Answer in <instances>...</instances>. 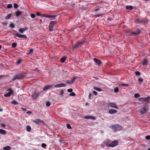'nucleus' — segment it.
I'll list each match as a JSON object with an SVG mask.
<instances>
[{
    "mask_svg": "<svg viewBox=\"0 0 150 150\" xmlns=\"http://www.w3.org/2000/svg\"><path fill=\"white\" fill-rule=\"evenodd\" d=\"M26 76V74L24 72H22L21 74H18L16 75L13 78L12 80L13 81L16 79H19L24 78Z\"/></svg>",
    "mask_w": 150,
    "mask_h": 150,
    "instance_id": "nucleus-1",
    "label": "nucleus"
},
{
    "mask_svg": "<svg viewBox=\"0 0 150 150\" xmlns=\"http://www.w3.org/2000/svg\"><path fill=\"white\" fill-rule=\"evenodd\" d=\"M109 127L114 130V132L117 131H120L122 129V127L120 125H112Z\"/></svg>",
    "mask_w": 150,
    "mask_h": 150,
    "instance_id": "nucleus-2",
    "label": "nucleus"
},
{
    "mask_svg": "<svg viewBox=\"0 0 150 150\" xmlns=\"http://www.w3.org/2000/svg\"><path fill=\"white\" fill-rule=\"evenodd\" d=\"M117 144L118 141L115 140L112 142L110 143H107L105 145L107 146L113 147L117 146Z\"/></svg>",
    "mask_w": 150,
    "mask_h": 150,
    "instance_id": "nucleus-3",
    "label": "nucleus"
},
{
    "mask_svg": "<svg viewBox=\"0 0 150 150\" xmlns=\"http://www.w3.org/2000/svg\"><path fill=\"white\" fill-rule=\"evenodd\" d=\"M56 23L57 22L56 21H52L50 23L49 29L50 31H52V30L54 26Z\"/></svg>",
    "mask_w": 150,
    "mask_h": 150,
    "instance_id": "nucleus-4",
    "label": "nucleus"
},
{
    "mask_svg": "<svg viewBox=\"0 0 150 150\" xmlns=\"http://www.w3.org/2000/svg\"><path fill=\"white\" fill-rule=\"evenodd\" d=\"M107 106L108 108L110 106L111 108H114L116 109H118V107L116 106V104L114 103H107Z\"/></svg>",
    "mask_w": 150,
    "mask_h": 150,
    "instance_id": "nucleus-5",
    "label": "nucleus"
},
{
    "mask_svg": "<svg viewBox=\"0 0 150 150\" xmlns=\"http://www.w3.org/2000/svg\"><path fill=\"white\" fill-rule=\"evenodd\" d=\"M150 99V96L147 97L146 98H141L138 99L139 101L141 102H148Z\"/></svg>",
    "mask_w": 150,
    "mask_h": 150,
    "instance_id": "nucleus-6",
    "label": "nucleus"
},
{
    "mask_svg": "<svg viewBox=\"0 0 150 150\" xmlns=\"http://www.w3.org/2000/svg\"><path fill=\"white\" fill-rule=\"evenodd\" d=\"M84 41H82L81 42H79L78 43L76 44L74 46H73V49H75L77 48L80 47L81 46V45H83L84 43Z\"/></svg>",
    "mask_w": 150,
    "mask_h": 150,
    "instance_id": "nucleus-7",
    "label": "nucleus"
},
{
    "mask_svg": "<svg viewBox=\"0 0 150 150\" xmlns=\"http://www.w3.org/2000/svg\"><path fill=\"white\" fill-rule=\"evenodd\" d=\"M33 122L39 125H40L41 123H44V122L39 119H36L33 120Z\"/></svg>",
    "mask_w": 150,
    "mask_h": 150,
    "instance_id": "nucleus-8",
    "label": "nucleus"
},
{
    "mask_svg": "<svg viewBox=\"0 0 150 150\" xmlns=\"http://www.w3.org/2000/svg\"><path fill=\"white\" fill-rule=\"evenodd\" d=\"M15 35L19 38H25V39H27V37L25 35H21L18 33H16L15 34Z\"/></svg>",
    "mask_w": 150,
    "mask_h": 150,
    "instance_id": "nucleus-9",
    "label": "nucleus"
},
{
    "mask_svg": "<svg viewBox=\"0 0 150 150\" xmlns=\"http://www.w3.org/2000/svg\"><path fill=\"white\" fill-rule=\"evenodd\" d=\"M54 86L55 88H60L66 86V85L65 83H61L55 85Z\"/></svg>",
    "mask_w": 150,
    "mask_h": 150,
    "instance_id": "nucleus-10",
    "label": "nucleus"
},
{
    "mask_svg": "<svg viewBox=\"0 0 150 150\" xmlns=\"http://www.w3.org/2000/svg\"><path fill=\"white\" fill-rule=\"evenodd\" d=\"M39 94V92L35 91L32 94V97L33 99H35L38 96Z\"/></svg>",
    "mask_w": 150,
    "mask_h": 150,
    "instance_id": "nucleus-11",
    "label": "nucleus"
},
{
    "mask_svg": "<svg viewBox=\"0 0 150 150\" xmlns=\"http://www.w3.org/2000/svg\"><path fill=\"white\" fill-rule=\"evenodd\" d=\"M54 85H49L47 86H46L44 87L43 88V90L45 91L47 90L48 89L51 88Z\"/></svg>",
    "mask_w": 150,
    "mask_h": 150,
    "instance_id": "nucleus-12",
    "label": "nucleus"
},
{
    "mask_svg": "<svg viewBox=\"0 0 150 150\" xmlns=\"http://www.w3.org/2000/svg\"><path fill=\"white\" fill-rule=\"evenodd\" d=\"M148 109L146 108H142L140 110V112L142 114H143L146 113Z\"/></svg>",
    "mask_w": 150,
    "mask_h": 150,
    "instance_id": "nucleus-13",
    "label": "nucleus"
},
{
    "mask_svg": "<svg viewBox=\"0 0 150 150\" xmlns=\"http://www.w3.org/2000/svg\"><path fill=\"white\" fill-rule=\"evenodd\" d=\"M117 111L116 110L111 109L109 110L108 113L110 114H113L117 112Z\"/></svg>",
    "mask_w": 150,
    "mask_h": 150,
    "instance_id": "nucleus-14",
    "label": "nucleus"
},
{
    "mask_svg": "<svg viewBox=\"0 0 150 150\" xmlns=\"http://www.w3.org/2000/svg\"><path fill=\"white\" fill-rule=\"evenodd\" d=\"M28 29V27H25V28H20L19 29V31L21 33H23L25 30Z\"/></svg>",
    "mask_w": 150,
    "mask_h": 150,
    "instance_id": "nucleus-15",
    "label": "nucleus"
},
{
    "mask_svg": "<svg viewBox=\"0 0 150 150\" xmlns=\"http://www.w3.org/2000/svg\"><path fill=\"white\" fill-rule=\"evenodd\" d=\"M94 62L98 65H100L101 63V62L100 60L97 59L96 58H94Z\"/></svg>",
    "mask_w": 150,
    "mask_h": 150,
    "instance_id": "nucleus-16",
    "label": "nucleus"
},
{
    "mask_svg": "<svg viewBox=\"0 0 150 150\" xmlns=\"http://www.w3.org/2000/svg\"><path fill=\"white\" fill-rule=\"evenodd\" d=\"M16 16L18 17L21 14L22 12L20 11H16Z\"/></svg>",
    "mask_w": 150,
    "mask_h": 150,
    "instance_id": "nucleus-17",
    "label": "nucleus"
},
{
    "mask_svg": "<svg viewBox=\"0 0 150 150\" xmlns=\"http://www.w3.org/2000/svg\"><path fill=\"white\" fill-rule=\"evenodd\" d=\"M0 133L1 134L4 135L6 134V130L2 129H0Z\"/></svg>",
    "mask_w": 150,
    "mask_h": 150,
    "instance_id": "nucleus-18",
    "label": "nucleus"
},
{
    "mask_svg": "<svg viewBox=\"0 0 150 150\" xmlns=\"http://www.w3.org/2000/svg\"><path fill=\"white\" fill-rule=\"evenodd\" d=\"M11 149V147L9 146H7L4 147L3 150H10Z\"/></svg>",
    "mask_w": 150,
    "mask_h": 150,
    "instance_id": "nucleus-19",
    "label": "nucleus"
},
{
    "mask_svg": "<svg viewBox=\"0 0 150 150\" xmlns=\"http://www.w3.org/2000/svg\"><path fill=\"white\" fill-rule=\"evenodd\" d=\"M147 59H144L143 61L142 64L143 65H147Z\"/></svg>",
    "mask_w": 150,
    "mask_h": 150,
    "instance_id": "nucleus-20",
    "label": "nucleus"
},
{
    "mask_svg": "<svg viewBox=\"0 0 150 150\" xmlns=\"http://www.w3.org/2000/svg\"><path fill=\"white\" fill-rule=\"evenodd\" d=\"M26 130L28 132H30L31 130V127L29 125H27L26 126Z\"/></svg>",
    "mask_w": 150,
    "mask_h": 150,
    "instance_id": "nucleus-21",
    "label": "nucleus"
},
{
    "mask_svg": "<svg viewBox=\"0 0 150 150\" xmlns=\"http://www.w3.org/2000/svg\"><path fill=\"white\" fill-rule=\"evenodd\" d=\"M126 8L127 9L132 10L133 8V7L132 6H127Z\"/></svg>",
    "mask_w": 150,
    "mask_h": 150,
    "instance_id": "nucleus-22",
    "label": "nucleus"
},
{
    "mask_svg": "<svg viewBox=\"0 0 150 150\" xmlns=\"http://www.w3.org/2000/svg\"><path fill=\"white\" fill-rule=\"evenodd\" d=\"M93 88L96 90V91H98L100 92L102 91V90L101 89H100V88L96 87H93Z\"/></svg>",
    "mask_w": 150,
    "mask_h": 150,
    "instance_id": "nucleus-23",
    "label": "nucleus"
},
{
    "mask_svg": "<svg viewBox=\"0 0 150 150\" xmlns=\"http://www.w3.org/2000/svg\"><path fill=\"white\" fill-rule=\"evenodd\" d=\"M12 14L11 13H9L5 17V18L6 19H8L10 18Z\"/></svg>",
    "mask_w": 150,
    "mask_h": 150,
    "instance_id": "nucleus-24",
    "label": "nucleus"
},
{
    "mask_svg": "<svg viewBox=\"0 0 150 150\" xmlns=\"http://www.w3.org/2000/svg\"><path fill=\"white\" fill-rule=\"evenodd\" d=\"M8 91L11 93V94H13V90L11 88L8 89Z\"/></svg>",
    "mask_w": 150,
    "mask_h": 150,
    "instance_id": "nucleus-25",
    "label": "nucleus"
},
{
    "mask_svg": "<svg viewBox=\"0 0 150 150\" xmlns=\"http://www.w3.org/2000/svg\"><path fill=\"white\" fill-rule=\"evenodd\" d=\"M11 95V94L10 93H7L5 94L4 96L5 97H9Z\"/></svg>",
    "mask_w": 150,
    "mask_h": 150,
    "instance_id": "nucleus-26",
    "label": "nucleus"
},
{
    "mask_svg": "<svg viewBox=\"0 0 150 150\" xmlns=\"http://www.w3.org/2000/svg\"><path fill=\"white\" fill-rule=\"evenodd\" d=\"M11 103L14 105H18V103L15 100H13L11 102Z\"/></svg>",
    "mask_w": 150,
    "mask_h": 150,
    "instance_id": "nucleus-27",
    "label": "nucleus"
},
{
    "mask_svg": "<svg viewBox=\"0 0 150 150\" xmlns=\"http://www.w3.org/2000/svg\"><path fill=\"white\" fill-rule=\"evenodd\" d=\"M66 60V58L64 57H62L61 59V61L62 63H63Z\"/></svg>",
    "mask_w": 150,
    "mask_h": 150,
    "instance_id": "nucleus-28",
    "label": "nucleus"
},
{
    "mask_svg": "<svg viewBox=\"0 0 150 150\" xmlns=\"http://www.w3.org/2000/svg\"><path fill=\"white\" fill-rule=\"evenodd\" d=\"M56 16V15L51 16L50 19L51 18L52 20H54Z\"/></svg>",
    "mask_w": 150,
    "mask_h": 150,
    "instance_id": "nucleus-29",
    "label": "nucleus"
},
{
    "mask_svg": "<svg viewBox=\"0 0 150 150\" xmlns=\"http://www.w3.org/2000/svg\"><path fill=\"white\" fill-rule=\"evenodd\" d=\"M10 27L12 28H15V25L13 23H11L9 26Z\"/></svg>",
    "mask_w": 150,
    "mask_h": 150,
    "instance_id": "nucleus-30",
    "label": "nucleus"
},
{
    "mask_svg": "<svg viewBox=\"0 0 150 150\" xmlns=\"http://www.w3.org/2000/svg\"><path fill=\"white\" fill-rule=\"evenodd\" d=\"M140 96V95H139V93H135L134 95V97L135 98H138V97H139Z\"/></svg>",
    "mask_w": 150,
    "mask_h": 150,
    "instance_id": "nucleus-31",
    "label": "nucleus"
},
{
    "mask_svg": "<svg viewBox=\"0 0 150 150\" xmlns=\"http://www.w3.org/2000/svg\"><path fill=\"white\" fill-rule=\"evenodd\" d=\"M119 91V89L117 87L115 88L114 89V91L115 93H117Z\"/></svg>",
    "mask_w": 150,
    "mask_h": 150,
    "instance_id": "nucleus-32",
    "label": "nucleus"
},
{
    "mask_svg": "<svg viewBox=\"0 0 150 150\" xmlns=\"http://www.w3.org/2000/svg\"><path fill=\"white\" fill-rule=\"evenodd\" d=\"M17 44L16 43H13L12 44V47L13 48H14L16 47Z\"/></svg>",
    "mask_w": 150,
    "mask_h": 150,
    "instance_id": "nucleus-33",
    "label": "nucleus"
},
{
    "mask_svg": "<svg viewBox=\"0 0 150 150\" xmlns=\"http://www.w3.org/2000/svg\"><path fill=\"white\" fill-rule=\"evenodd\" d=\"M91 116H86L84 117V118L86 119H91Z\"/></svg>",
    "mask_w": 150,
    "mask_h": 150,
    "instance_id": "nucleus-34",
    "label": "nucleus"
},
{
    "mask_svg": "<svg viewBox=\"0 0 150 150\" xmlns=\"http://www.w3.org/2000/svg\"><path fill=\"white\" fill-rule=\"evenodd\" d=\"M67 127L69 129H71L72 128L71 126L69 124H67Z\"/></svg>",
    "mask_w": 150,
    "mask_h": 150,
    "instance_id": "nucleus-35",
    "label": "nucleus"
},
{
    "mask_svg": "<svg viewBox=\"0 0 150 150\" xmlns=\"http://www.w3.org/2000/svg\"><path fill=\"white\" fill-rule=\"evenodd\" d=\"M13 7L15 8H17L18 7V5L16 4H13Z\"/></svg>",
    "mask_w": 150,
    "mask_h": 150,
    "instance_id": "nucleus-36",
    "label": "nucleus"
},
{
    "mask_svg": "<svg viewBox=\"0 0 150 150\" xmlns=\"http://www.w3.org/2000/svg\"><path fill=\"white\" fill-rule=\"evenodd\" d=\"M66 83L67 84H72V82L71 81H70V80H67V81H66Z\"/></svg>",
    "mask_w": 150,
    "mask_h": 150,
    "instance_id": "nucleus-37",
    "label": "nucleus"
},
{
    "mask_svg": "<svg viewBox=\"0 0 150 150\" xmlns=\"http://www.w3.org/2000/svg\"><path fill=\"white\" fill-rule=\"evenodd\" d=\"M12 7V5L11 4H8V5L7 6V8H11Z\"/></svg>",
    "mask_w": 150,
    "mask_h": 150,
    "instance_id": "nucleus-38",
    "label": "nucleus"
},
{
    "mask_svg": "<svg viewBox=\"0 0 150 150\" xmlns=\"http://www.w3.org/2000/svg\"><path fill=\"white\" fill-rule=\"evenodd\" d=\"M141 30H137V32H136V35H138L141 32Z\"/></svg>",
    "mask_w": 150,
    "mask_h": 150,
    "instance_id": "nucleus-39",
    "label": "nucleus"
},
{
    "mask_svg": "<svg viewBox=\"0 0 150 150\" xmlns=\"http://www.w3.org/2000/svg\"><path fill=\"white\" fill-rule=\"evenodd\" d=\"M33 49H31L29 51L28 53V54H32L33 53Z\"/></svg>",
    "mask_w": 150,
    "mask_h": 150,
    "instance_id": "nucleus-40",
    "label": "nucleus"
},
{
    "mask_svg": "<svg viewBox=\"0 0 150 150\" xmlns=\"http://www.w3.org/2000/svg\"><path fill=\"white\" fill-rule=\"evenodd\" d=\"M75 94L74 92H71L69 95L71 96H75Z\"/></svg>",
    "mask_w": 150,
    "mask_h": 150,
    "instance_id": "nucleus-41",
    "label": "nucleus"
},
{
    "mask_svg": "<svg viewBox=\"0 0 150 150\" xmlns=\"http://www.w3.org/2000/svg\"><path fill=\"white\" fill-rule=\"evenodd\" d=\"M50 105V103L49 101H47L46 103V105L47 107L49 106Z\"/></svg>",
    "mask_w": 150,
    "mask_h": 150,
    "instance_id": "nucleus-42",
    "label": "nucleus"
},
{
    "mask_svg": "<svg viewBox=\"0 0 150 150\" xmlns=\"http://www.w3.org/2000/svg\"><path fill=\"white\" fill-rule=\"evenodd\" d=\"M30 16L31 18H35V15L33 13L31 14H30Z\"/></svg>",
    "mask_w": 150,
    "mask_h": 150,
    "instance_id": "nucleus-43",
    "label": "nucleus"
},
{
    "mask_svg": "<svg viewBox=\"0 0 150 150\" xmlns=\"http://www.w3.org/2000/svg\"><path fill=\"white\" fill-rule=\"evenodd\" d=\"M41 146L43 148H45L47 146V145L45 143H42L41 144Z\"/></svg>",
    "mask_w": 150,
    "mask_h": 150,
    "instance_id": "nucleus-44",
    "label": "nucleus"
},
{
    "mask_svg": "<svg viewBox=\"0 0 150 150\" xmlns=\"http://www.w3.org/2000/svg\"><path fill=\"white\" fill-rule=\"evenodd\" d=\"M135 74L137 75H140V73L139 71H135Z\"/></svg>",
    "mask_w": 150,
    "mask_h": 150,
    "instance_id": "nucleus-45",
    "label": "nucleus"
},
{
    "mask_svg": "<svg viewBox=\"0 0 150 150\" xmlns=\"http://www.w3.org/2000/svg\"><path fill=\"white\" fill-rule=\"evenodd\" d=\"M145 138L146 139H150V136L147 135L145 137Z\"/></svg>",
    "mask_w": 150,
    "mask_h": 150,
    "instance_id": "nucleus-46",
    "label": "nucleus"
},
{
    "mask_svg": "<svg viewBox=\"0 0 150 150\" xmlns=\"http://www.w3.org/2000/svg\"><path fill=\"white\" fill-rule=\"evenodd\" d=\"M76 78L77 77H75L73 78V79L71 80V81L72 82V83H73V82L76 79Z\"/></svg>",
    "mask_w": 150,
    "mask_h": 150,
    "instance_id": "nucleus-47",
    "label": "nucleus"
},
{
    "mask_svg": "<svg viewBox=\"0 0 150 150\" xmlns=\"http://www.w3.org/2000/svg\"><path fill=\"white\" fill-rule=\"evenodd\" d=\"M72 91H73V90L71 88L67 90L68 92H70V93L72 92Z\"/></svg>",
    "mask_w": 150,
    "mask_h": 150,
    "instance_id": "nucleus-48",
    "label": "nucleus"
},
{
    "mask_svg": "<svg viewBox=\"0 0 150 150\" xmlns=\"http://www.w3.org/2000/svg\"><path fill=\"white\" fill-rule=\"evenodd\" d=\"M60 93L61 95H63L64 94V91L63 90H62L60 91Z\"/></svg>",
    "mask_w": 150,
    "mask_h": 150,
    "instance_id": "nucleus-49",
    "label": "nucleus"
},
{
    "mask_svg": "<svg viewBox=\"0 0 150 150\" xmlns=\"http://www.w3.org/2000/svg\"><path fill=\"white\" fill-rule=\"evenodd\" d=\"M1 126L3 128L5 127L6 126L5 124L3 123H1Z\"/></svg>",
    "mask_w": 150,
    "mask_h": 150,
    "instance_id": "nucleus-50",
    "label": "nucleus"
},
{
    "mask_svg": "<svg viewBox=\"0 0 150 150\" xmlns=\"http://www.w3.org/2000/svg\"><path fill=\"white\" fill-rule=\"evenodd\" d=\"M91 119L93 120H96V118L94 116H91Z\"/></svg>",
    "mask_w": 150,
    "mask_h": 150,
    "instance_id": "nucleus-51",
    "label": "nucleus"
},
{
    "mask_svg": "<svg viewBox=\"0 0 150 150\" xmlns=\"http://www.w3.org/2000/svg\"><path fill=\"white\" fill-rule=\"evenodd\" d=\"M93 94H94L95 95H97V93L95 91H93Z\"/></svg>",
    "mask_w": 150,
    "mask_h": 150,
    "instance_id": "nucleus-52",
    "label": "nucleus"
},
{
    "mask_svg": "<svg viewBox=\"0 0 150 150\" xmlns=\"http://www.w3.org/2000/svg\"><path fill=\"white\" fill-rule=\"evenodd\" d=\"M36 15L38 16H39L41 15V14L39 12H37Z\"/></svg>",
    "mask_w": 150,
    "mask_h": 150,
    "instance_id": "nucleus-53",
    "label": "nucleus"
},
{
    "mask_svg": "<svg viewBox=\"0 0 150 150\" xmlns=\"http://www.w3.org/2000/svg\"><path fill=\"white\" fill-rule=\"evenodd\" d=\"M139 81L140 82H142L143 81V79L142 78L140 77L139 79Z\"/></svg>",
    "mask_w": 150,
    "mask_h": 150,
    "instance_id": "nucleus-54",
    "label": "nucleus"
},
{
    "mask_svg": "<svg viewBox=\"0 0 150 150\" xmlns=\"http://www.w3.org/2000/svg\"><path fill=\"white\" fill-rule=\"evenodd\" d=\"M136 22L137 23H140L141 22V21L139 19H136Z\"/></svg>",
    "mask_w": 150,
    "mask_h": 150,
    "instance_id": "nucleus-55",
    "label": "nucleus"
},
{
    "mask_svg": "<svg viewBox=\"0 0 150 150\" xmlns=\"http://www.w3.org/2000/svg\"><path fill=\"white\" fill-rule=\"evenodd\" d=\"M101 14H96L94 16L96 17H99L101 16Z\"/></svg>",
    "mask_w": 150,
    "mask_h": 150,
    "instance_id": "nucleus-56",
    "label": "nucleus"
},
{
    "mask_svg": "<svg viewBox=\"0 0 150 150\" xmlns=\"http://www.w3.org/2000/svg\"><path fill=\"white\" fill-rule=\"evenodd\" d=\"M46 17H47V18H49L50 19L51 15H46Z\"/></svg>",
    "mask_w": 150,
    "mask_h": 150,
    "instance_id": "nucleus-57",
    "label": "nucleus"
},
{
    "mask_svg": "<svg viewBox=\"0 0 150 150\" xmlns=\"http://www.w3.org/2000/svg\"><path fill=\"white\" fill-rule=\"evenodd\" d=\"M122 85L125 86H128V85L126 84H123Z\"/></svg>",
    "mask_w": 150,
    "mask_h": 150,
    "instance_id": "nucleus-58",
    "label": "nucleus"
},
{
    "mask_svg": "<svg viewBox=\"0 0 150 150\" xmlns=\"http://www.w3.org/2000/svg\"><path fill=\"white\" fill-rule=\"evenodd\" d=\"M27 113L28 114H31L32 112L30 111H27Z\"/></svg>",
    "mask_w": 150,
    "mask_h": 150,
    "instance_id": "nucleus-59",
    "label": "nucleus"
},
{
    "mask_svg": "<svg viewBox=\"0 0 150 150\" xmlns=\"http://www.w3.org/2000/svg\"><path fill=\"white\" fill-rule=\"evenodd\" d=\"M131 34L133 35H136V32H132L131 33Z\"/></svg>",
    "mask_w": 150,
    "mask_h": 150,
    "instance_id": "nucleus-60",
    "label": "nucleus"
},
{
    "mask_svg": "<svg viewBox=\"0 0 150 150\" xmlns=\"http://www.w3.org/2000/svg\"><path fill=\"white\" fill-rule=\"evenodd\" d=\"M99 10V8H97L96 9L94 10V11H98Z\"/></svg>",
    "mask_w": 150,
    "mask_h": 150,
    "instance_id": "nucleus-61",
    "label": "nucleus"
},
{
    "mask_svg": "<svg viewBox=\"0 0 150 150\" xmlns=\"http://www.w3.org/2000/svg\"><path fill=\"white\" fill-rule=\"evenodd\" d=\"M21 62V61L19 59L18 60V61L17 62V64H19Z\"/></svg>",
    "mask_w": 150,
    "mask_h": 150,
    "instance_id": "nucleus-62",
    "label": "nucleus"
},
{
    "mask_svg": "<svg viewBox=\"0 0 150 150\" xmlns=\"http://www.w3.org/2000/svg\"><path fill=\"white\" fill-rule=\"evenodd\" d=\"M39 23H41L42 22V20L41 19H40L39 20Z\"/></svg>",
    "mask_w": 150,
    "mask_h": 150,
    "instance_id": "nucleus-63",
    "label": "nucleus"
},
{
    "mask_svg": "<svg viewBox=\"0 0 150 150\" xmlns=\"http://www.w3.org/2000/svg\"><path fill=\"white\" fill-rule=\"evenodd\" d=\"M22 109L24 111H26V109L25 108H23Z\"/></svg>",
    "mask_w": 150,
    "mask_h": 150,
    "instance_id": "nucleus-64",
    "label": "nucleus"
}]
</instances>
